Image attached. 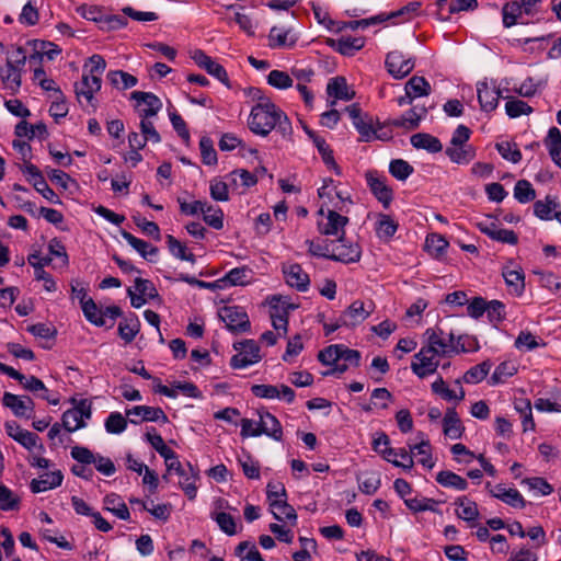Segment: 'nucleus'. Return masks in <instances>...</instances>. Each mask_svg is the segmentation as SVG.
I'll return each instance as SVG.
<instances>
[{"label": "nucleus", "mask_w": 561, "mask_h": 561, "mask_svg": "<svg viewBox=\"0 0 561 561\" xmlns=\"http://www.w3.org/2000/svg\"><path fill=\"white\" fill-rule=\"evenodd\" d=\"M366 182L374 196L383 207H388L393 199V192L387 183V178L376 172H368Z\"/></svg>", "instance_id": "obj_20"}, {"label": "nucleus", "mask_w": 561, "mask_h": 561, "mask_svg": "<svg viewBox=\"0 0 561 561\" xmlns=\"http://www.w3.org/2000/svg\"><path fill=\"white\" fill-rule=\"evenodd\" d=\"M383 459L403 470H411L414 466L410 447L409 450L405 448H387L383 450Z\"/></svg>", "instance_id": "obj_33"}, {"label": "nucleus", "mask_w": 561, "mask_h": 561, "mask_svg": "<svg viewBox=\"0 0 561 561\" xmlns=\"http://www.w3.org/2000/svg\"><path fill=\"white\" fill-rule=\"evenodd\" d=\"M130 99L136 102V108L140 118H152L162 108L160 99L151 92L134 91Z\"/></svg>", "instance_id": "obj_14"}, {"label": "nucleus", "mask_w": 561, "mask_h": 561, "mask_svg": "<svg viewBox=\"0 0 561 561\" xmlns=\"http://www.w3.org/2000/svg\"><path fill=\"white\" fill-rule=\"evenodd\" d=\"M123 239L134 249L136 250L139 255L141 257H144L145 260L149 261V262H154L157 256H158V253H159V250L157 247L150 244L149 242L142 240V239H139L137 237H135L134 234H131L130 232L128 231H125L123 230L121 232Z\"/></svg>", "instance_id": "obj_31"}, {"label": "nucleus", "mask_w": 561, "mask_h": 561, "mask_svg": "<svg viewBox=\"0 0 561 561\" xmlns=\"http://www.w3.org/2000/svg\"><path fill=\"white\" fill-rule=\"evenodd\" d=\"M319 197L325 203V208L333 206V208L343 211V206L346 201H350L348 196H343L342 192L336 191L334 181L332 179H324L322 186L318 190Z\"/></svg>", "instance_id": "obj_22"}, {"label": "nucleus", "mask_w": 561, "mask_h": 561, "mask_svg": "<svg viewBox=\"0 0 561 561\" xmlns=\"http://www.w3.org/2000/svg\"><path fill=\"white\" fill-rule=\"evenodd\" d=\"M71 457L81 463L94 465L95 469L103 476L111 477L116 469L114 462L104 456L93 454L89 448L83 446H75L70 451Z\"/></svg>", "instance_id": "obj_7"}, {"label": "nucleus", "mask_w": 561, "mask_h": 561, "mask_svg": "<svg viewBox=\"0 0 561 561\" xmlns=\"http://www.w3.org/2000/svg\"><path fill=\"white\" fill-rule=\"evenodd\" d=\"M385 66L392 78L403 79L414 69L415 60L413 57L405 55L400 50H392L387 54Z\"/></svg>", "instance_id": "obj_9"}, {"label": "nucleus", "mask_w": 561, "mask_h": 561, "mask_svg": "<svg viewBox=\"0 0 561 561\" xmlns=\"http://www.w3.org/2000/svg\"><path fill=\"white\" fill-rule=\"evenodd\" d=\"M308 135L312 139V142L314 147L318 149V152L321 156L322 161L327 165V168L333 171L336 175H341L342 170L335 162L333 151L327 144L325 139L316 135L313 131H308Z\"/></svg>", "instance_id": "obj_32"}, {"label": "nucleus", "mask_w": 561, "mask_h": 561, "mask_svg": "<svg viewBox=\"0 0 561 561\" xmlns=\"http://www.w3.org/2000/svg\"><path fill=\"white\" fill-rule=\"evenodd\" d=\"M327 92L329 96L343 101H351L355 95L344 77L332 78L327 85Z\"/></svg>", "instance_id": "obj_42"}, {"label": "nucleus", "mask_w": 561, "mask_h": 561, "mask_svg": "<svg viewBox=\"0 0 561 561\" xmlns=\"http://www.w3.org/2000/svg\"><path fill=\"white\" fill-rule=\"evenodd\" d=\"M558 207L559 203L557 198L547 196L543 201H537L534 204V213L542 220H551L554 218V214L558 213Z\"/></svg>", "instance_id": "obj_52"}, {"label": "nucleus", "mask_w": 561, "mask_h": 561, "mask_svg": "<svg viewBox=\"0 0 561 561\" xmlns=\"http://www.w3.org/2000/svg\"><path fill=\"white\" fill-rule=\"evenodd\" d=\"M259 422L261 425V435L280 442L283 439V427L278 419L266 410H257Z\"/></svg>", "instance_id": "obj_24"}, {"label": "nucleus", "mask_w": 561, "mask_h": 561, "mask_svg": "<svg viewBox=\"0 0 561 561\" xmlns=\"http://www.w3.org/2000/svg\"><path fill=\"white\" fill-rule=\"evenodd\" d=\"M318 359L323 365L331 367L329 370L323 373L324 376H341L350 366H359L360 353L356 350H351L343 344H332L318 354Z\"/></svg>", "instance_id": "obj_3"}, {"label": "nucleus", "mask_w": 561, "mask_h": 561, "mask_svg": "<svg viewBox=\"0 0 561 561\" xmlns=\"http://www.w3.org/2000/svg\"><path fill=\"white\" fill-rule=\"evenodd\" d=\"M421 437L420 443L409 445L411 448L412 456H419L417 462L424 468L431 470L435 466V461L432 456V447L428 439L424 438L423 434H419Z\"/></svg>", "instance_id": "obj_38"}, {"label": "nucleus", "mask_w": 561, "mask_h": 561, "mask_svg": "<svg viewBox=\"0 0 561 561\" xmlns=\"http://www.w3.org/2000/svg\"><path fill=\"white\" fill-rule=\"evenodd\" d=\"M283 273L286 283L299 291H306L308 289L310 279L308 274L302 270L299 264H288L283 267Z\"/></svg>", "instance_id": "obj_28"}, {"label": "nucleus", "mask_w": 561, "mask_h": 561, "mask_svg": "<svg viewBox=\"0 0 561 561\" xmlns=\"http://www.w3.org/2000/svg\"><path fill=\"white\" fill-rule=\"evenodd\" d=\"M490 369H491V364L489 362H482L481 364H478V365L471 367L470 369H468L465 373L462 380L466 383H471V385L479 383L488 376Z\"/></svg>", "instance_id": "obj_64"}, {"label": "nucleus", "mask_w": 561, "mask_h": 561, "mask_svg": "<svg viewBox=\"0 0 561 561\" xmlns=\"http://www.w3.org/2000/svg\"><path fill=\"white\" fill-rule=\"evenodd\" d=\"M91 414V404L82 400L75 408L64 412L61 417L62 427L69 433L83 428L85 427V420H89Z\"/></svg>", "instance_id": "obj_11"}, {"label": "nucleus", "mask_w": 561, "mask_h": 561, "mask_svg": "<svg viewBox=\"0 0 561 561\" xmlns=\"http://www.w3.org/2000/svg\"><path fill=\"white\" fill-rule=\"evenodd\" d=\"M64 474L60 470L45 472L37 479H33L30 489L33 493H42L61 485Z\"/></svg>", "instance_id": "obj_30"}, {"label": "nucleus", "mask_w": 561, "mask_h": 561, "mask_svg": "<svg viewBox=\"0 0 561 561\" xmlns=\"http://www.w3.org/2000/svg\"><path fill=\"white\" fill-rule=\"evenodd\" d=\"M477 94L483 111L492 112L497 107L501 92L495 87H490L486 82H479L477 84Z\"/></svg>", "instance_id": "obj_29"}, {"label": "nucleus", "mask_w": 561, "mask_h": 561, "mask_svg": "<svg viewBox=\"0 0 561 561\" xmlns=\"http://www.w3.org/2000/svg\"><path fill=\"white\" fill-rule=\"evenodd\" d=\"M104 508L113 513L119 519L128 520L130 517L127 505L122 497L115 493L107 494L104 497Z\"/></svg>", "instance_id": "obj_50"}, {"label": "nucleus", "mask_w": 561, "mask_h": 561, "mask_svg": "<svg viewBox=\"0 0 561 561\" xmlns=\"http://www.w3.org/2000/svg\"><path fill=\"white\" fill-rule=\"evenodd\" d=\"M248 125L252 133L263 137L273 129L284 137L293 133L291 123L285 112L270 101L260 102L252 107Z\"/></svg>", "instance_id": "obj_2"}, {"label": "nucleus", "mask_w": 561, "mask_h": 561, "mask_svg": "<svg viewBox=\"0 0 561 561\" xmlns=\"http://www.w3.org/2000/svg\"><path fill=\"white\" fill-rule=\"evenodd\" d=\"M456 515L470 524L471 527L476 526V522L479 517L478 505L474 501L467 496H460L455 501Z\"/></svg>", "instance_id": "obj_36"}, {"label": "nucleus", "mask_w": 561, "mask_h": 561, "mask_svg": "<svg viewBox=\"0 0 561 561\" xmlns=\"http://www.w3.org/2000/svg\"><path fill=\"white\" fill-rule=\"evenodd\" d=\"M455 387L456 389H450L447 383L444 381L442 377H438L433 383H432V391L440 397L445 401H455L460 402L465 399L466 392L465 389L461 386V380L456 379L455 380Z\"/></svg>", "instance_id": "obj_26"}, {"label": "nucleus", "mask_w": 561, "mask_h": 561, "mask_svg": "<svg viewBox=\"0 0 561 561\" xmlns=\"http://www.w3.org/2000/svg\"><path fill=\"white\" fill-rule=\"evenodd\" d=\"M353 125L360 135V140L363 141H371L375 139L385 140L389 138V136L385 134H378L377 129L373 125V119L370 117L363 116Z\"/></svg>", "instance_id": "obj_49"}, {"label": "nucleus", "mask_w": 561, "mask_h": 561, "mask_svg": "<svg viewBox=\"0 0 561 561\" xmlns=\"http://www.w3.org/2000/svg\"><path fill=\"white\" fill-rule=\"evenodd\" d=\"M502 275L510 293L522 296L525 290V275L523 268L511 262L503 267Z\"/></svg>", "instance_id": "obj_23"}, {"label": "nucleus", "mask_w": 561, "mask_h": 561, "mask_svg": "<svg viewBox=\"0 0 561 561\" xmlns=\"http://www.w3.org/2000/svg\"><path fill=\"white\" fill-rule=\"evenodd\" d=\"M410 141L415 149H423L430 153H437L443 150L440 140L427 133L414 134L411 136Z\"/></svg>", "instance_id": "obj_41"}, {"label": "nucleus", "mask_w": 561, "mask_h": 561, "mask_svg": "<svg viewBox=\"0 0 561 561\" xmlns=\"http://www.w3.org/2000/svg\"><path fill=\"white\" fill-rule=\"evenodd\" d=\"M404 91L409 92L412 98L417 99L427 96L431 93L432 88L424 77L414 76L405 83Z\"/></svg>", "instance_id": "obj_56"}, {"label": "nucleus", "mask_w": 561, "mask_h": 561, "mask_svg": "<svg viewBox=\"0 0 561 561\" xmlns=\"http://www.w3.org/2000/svg\"><path fill=\"white\" fill-rule=\"evenodd\" d=\"M165 240H167V245H168L169 252L171 253L172 256H174L175 259H179L181 261L195 263V261H196L195 255L191 251H188L187 247L183 242L178 240L172 234H168L165 237Z\"/></svg>", "instance_id": "obj_51"}, {"label": "nucleus", "mask_w": 561, "mask_h": 561, "mask_svg": "<svg viewBox=\"0 0 561 561\" xmlns=\"http://www.w3.org/2000/svg\"><path fill=\"white\" fill-rule=\"evenodd\" d=\"M213 520H215L222 533L228 536L237 534V524L234 518L225 512L214 511L210 514Z\"/></svg>", "instance_id": "obj_61"}, {"label": "nucleus", "mask_w": 561, "mask_h": 561, "mask_svg": "<svg viewBox=\"0 0 561 561\" xmlns=\"http://www.w3.org/2000/svg\"><path fill=\"white\" fill-rule=\"evenodd\" d=\"M446 350L449 357L461 353H473L479 351L480 345L476 336L469 334L455 335L453 332H444Z\"/></svg>", "instance_id": "obj_13"}, {"label": "nucleus", "mask_w": 561, "mask_h": 561, "mask_svg": "<svg viewBox=\"0 0 561 561\" xmlns=\"http://www.w3.org/2000/svg\"><path fill=\"white\" fill-rule=\"evenodd\" d=\"M218 316L231 332H245L250 329L249 317L242 307L225 306L219 309Z\"/></svg>", "instance_id": "obj_12"}, {"label": "nucleus", "mask_w": 561, "mask_h": 561, "mask_svg": "<svg viewBox=\"0 0 561 561\" xmlns=\"http://www.w3.org/2000/svg\"><path fill=\"white\" fill-rule=\"evenodd\" d=\"M21 507V496L18 492L11 490L0 482V511L15 512Z\"/></svg>", "instance_id": "obj_48"}, {"label": "nucleus", "mask_w": 561, "mask_h": 561, "mask_svg": "<svg viewBox=\"0 0 561 561\" xmlns=\"http://www.w3.org/2000/svg\"><path fill=\"white\" fill-rule=\"evenodd\" d=\"M204 221L211 228L220 230L224 228V211L209 203L202 213Z\"/></svg>", "instance_id": "obj_60"}, {"label": "nucleus", "mask_w": 561, "mask_h": 561, "mask_svg": "<svg viewBox=\"0 0 561 561\" xmlns=\"http://www.w3.org/2000/svg\"><path fill=\"white\" fill-rule=\"evenodd\" d=\"M251 391L256 398L270 400L278 399L287 403H293L296 397L295 391L286 385H254Z\"/></svg>", "instance_id": "obj_18"}, {"label": "nucleus", "mask_w": 561, "mask_h": 561, "mask_svg": "<svg viewBox=\"0 0 561 561\" xmlns=\"http://www.w3.org/2000/svg\"><path fill=\"white\" fill-rule=\"evenodd\" d=\"M190 56L199 68L204 69L208 75L213 76L225 85H229V78L226 69L205 51L202 49H194L191 51Z\"/></svg>", "instance_id": "obj_15"}, {"label": "nucleus", "mask_w": 561, "mask_h": 561, "mask_svg": "<svg viewBox=\"0 0 561 561\" xmlns=\"http://www.w3.org/2000/svg\"><path fill=\"white\" fill-rule=\"evenodd\" d=\"M444 435L450 439H459L465 431L455 408H448L443 417Z\"/></svg>", "instance_id": "obj_34"}, {"label": "nucleus", "mask_w": 561, "mask_h": 561, "mask_svg": "<svg viewBox=\"0 0 561 561\" xmlns=\"http://www.w3.org/2000/svg\"><path fill=\"white\" fill-rule=\"evenodd\" d=\"M102 84V79L89 76L87 72H83L82 79L80 82L76 83L75 90L77 98L81 100L82 98L87 101L88 104L94 106V94L100 91Z\"/></svg>", "instance_id": "obj_25"}, {"label": "nucleus", "mask_w": 561, "mask_h": 561, "mask_svg": "<svg viewBox=\"0 0 561 561\" xmlns=\"http://www.w3.org/2000/svg\"><path fill=\"white\" fill-rule=\"evenodd\" d=\"M252 270L248 266L234 267L230 270L222 282L231 286H245L251 282Z\"/></svg>", "instance_id": "obj_53"}, {"label": "nucleus", "mask_w": 561, "mask_h": 561, "mask_svg": "<svg viewBox=\"0 0 561 561\" xmlns=\"http://www.w3.org/2000/svg\"><path fill=\"white\" fill-rule=\"evenodd\" d=\"M446 156L451 162L457 164H468L476 157V150L471 145H451L445 150Z\"/></svg>", "instance_id": "obj_39"}, {"label": "nucleus", "mask_w": 561, "mask_h": 561, "mask_svg": "<svg viewBox=\"0 0 561 561\" xmlns=\"http://www.w3.org/2000/svg\"><path fill=\"white\" fill-rule=\"evenodd\" d=\"M271 320L274 330L277 332V335L285 336L287 334L288 327V312L282 307L279 308L277 305L271 306Z\"/></svg>", "instance_id": "obj_57"}, {"label": "nucleus", "mask_w": 561, "mask_h": 561, "mask_svg": "<svg viewBox=\"0 0 561 561\" xmlns=\"http://www.w3.org/2000/svg\"><path fill=\"white\" fill-rule=\"evenodd\" d=\"M127 296L130 299L131 307L139 309L149 300L157 298L159 295L151 280L136 277L134 286L127 288Z\"/></svg>", "instance_id": "obj_10"}, {"label": "nucleus", "mask_w": 561, "mask_h": 561, "mask_svg": "<svg viewBox=\"0 0 561 561\" xmlns=\"http://www.w3.org/2000/svg\"><path fill=\"white\" fill-rule=\"evenodd\" d=\"M26 53L24 48L16 47L7 58L5 64L0 68V80L2 87L10 94L19 93L22 84V73L26 65Z\"/></svg>", "instance_id": "obj_4"}, {"label": "nucleus", "mask_w": 561, "mask_h": 561, "mask_svg": "<svg viewBox=\"0 0 561 561\" xmlns=\"http://www.w3.org/2000/svg\"><path fill=\"white\" fill-rule=\"evenodd\" d=\"M436 481L442 486L456 491H465L469 485L465 478L450 470H442L437 472Z\"/></svg>", "instance_id": "obj_44"}, {"label": "nucleus", "mask_w": 561, "mask_h": 561, "mask_svg": "<svg viewBox=\"0 0 561 561\" xmlns=\"http://www.w3.org/2000/svg\"><path fill=\"white\" fill-rule=\"evenodd\" d=\"M270 510L274 518L279 522L290 520L294 525L297 522V514L294 507L287 503L286 499L278 502H272Z\"/></svg>", "instance_id": "obj_55"}, {"label": "nucleus", "mask_w": 561, "mask_h": 561, "mask_svg": "<svg viewBox=\"0 0 561 561\" xmlns=\"http://www.w3.org/2000/svg\"><path fill=\"white\" fill-rule=\"evenodd\" d=\"M2 404L10 409L18 417L31 419L34 413V401L27 396H18L11 392H4Z\"/></svg>", "instance_id": "obj_19"}, {"label": "nucleus", "mask_w": 561, "mask_h": 561, "mask_svg": "<svg viewBox=\"0 0 561 561\" xmlns=\"http://www.w3.org/2000/svg\"><path fill=\"white\" fill-rule=\"evenodd\" d=\"M140 330V321L135 313H129L123 318L118 324V334L125 343L134 341Z\"/></svg>", "instance_id": "obj_43"}, {"label": "nucleus", "mask_w": 561, "mask_h": 561, "mask_svg": "<svg viewBox=\"0 0 561 561\" xmlns=\"http://www.w3.org/2000/svg\"><path fill=\"white\" fill-rule=\"evenodd\" d=\"M107 79L113 87L119 90L134 88L138 83V79L135 76L123 70L110 71L107 73Z\"/></svg>", "instance_id": "obj_54"}, {"label": "nucleus", "mask_w": 561, "mask_h": 561, "mask_svg": "<svg viewBox=\"0 0 561 561\" xmlns=\"http://www.w3.org/2000/svg\"><path fill=\"white\" fill-rule=\"evenodd\" d=\"M424 339L422 347L411 363V370L421 379L435 374L439 366L443 369L450 366V362L440 364L442 359L449 358L444 331L439 328H428L424 332Z\"/></svg>", "instance_id": "obj_1"}, {"label": "nucleus", "mask_w": 561, "mask_h": 561, "mask_svg": "<svg viewBox=\"0 0 561 561\" xmlns=\"http://www.w3.org/2000/svg\"><path fill=\"white\" fill-rule=\"evenodd\" d=\"M362 251L357 243L345 240L342 236L332 244L330 259L343 263H355L360 260Z\"/></svg>", "instance_id": "obj_17"}, {"label": "nucleus", "mask_w": 561, "mask_h": 561, "mask_svg": "<svg viewBox=\"0 0 561 561\" xmlns=\"http://www.w3.org/2000/svg\"><path fill=\"white\" fill-rule=\"evenodd\" d=\"M228 178L232 190H239L240 187L243 188L240 193H243L247 188H250L257 183L256 176L244 169H238L230 172Z\"/></svg>", "instance_id": "obj_47"}, {"label": "nucleus", "mask_w": 561, "mask_h": 561, "mask_svg": "<svg viewBox=\"0 0 561 561\" xmlns=\"http://www.w3.org/2000/svg\"><path fill=\"white\" fill-rule=\"evenodd\" d=\"M490 492L493 497L514 508H524L526 506V501L517 489L507 488L505 484L499 483Z\"/></svg>", "instance_id": "obj_27"}, {"label": "nucleus", "mask_w": 561, "mask_h": 561, "mask_svg": "<svg viewBox=\"0 0 561 561\" xmlns=\"http://www.w3.org/2000/svg\"><path fill=\"white\" fill-rule=\"evenodd\" d=\"M325 203L321 205L318 215V229L325 236H343L344 228L348 224V218L340 214L335 208H325Z\"/></svg>", "instance_id": "obj_5"}, {"label": "nucleus", "mask_w": 561, "mask_h": 561, "mask_svg": "<svg viewBox=\"0 0 561 561\" xmlns=\"http://www.w3.org/2000/svg\"><path fill=\"white\" fill-rule=\"evenodd\" d=\"M233 347L238 352L230 359V365L234 369L247 368L259 363L262 358L260 346L253 340L234 343Z\"/></svg>", "instance_id": "obj_6"}, {"label": "nucleus", "mask_w": 561, "mask_h": 561, "mask_svg": "<svg viewBox=\"0 0 561 561\" xmlns=\"http://www.w3.org/2000/svg\"><path fill=\"white\" fill-rule=\"evenodd\" d=\"M81 309L85 319L96 327L106 325V318H108L111 321H115L118 317L122 316V310L118 306H108L105 309H101L92 298H89L88 301H84V305L81 306Z\"/></svg>", "instance_id": "obj_8"}, {"label": "nucleus", "mask_w": 561, "mask_h": 561, "mask_svg": "<svg viewBox=\"0 0 561 561\" xmlns=\"http://www.w3.org/2000/svg\"><path fill=\"white\" fill-rule=\"evenodd\" d=\"M5 433L13 440L19 443L28 451H33L34 449L44 450V446L39 443V437L27 431L22 428L16 422L11 421L4 424Z\"/></svg>", "instance_id": "obj_16"}, {"label": "nucleus", "mask_w": 561, "mask_h": 561, "mask_svg": "<svg viewBox=\"0 0 561 561\" xmlns=\"http://www.w3.org/2000/svg\"><path fill=\"white\" fill-rule=\"evenodd\" d=\"M234 554L240 561H264L256 546L250 541L240 542L234 549Z\"/></svg>", "instance_id": "obj_62"}, {"label": "nucleus", "mask_w": 561, "mask_h": 561, "mask_svg": "<svg viewBox=\"0 0 561 561\" xmlns=\"http://www.w3.org/2000/svg\"><path fill=\"white\" fill-rule=\"evenodd\" d=\"M547 77H528L513 91L523 98H533L547 85Z\"/></svg>", "instance_id": "obj_40"}, {"label": "nucleus", "mask_w": 561, "mask_h": 561, "mask_svg": "<svg viewBox=\"0 0 561 561\" xmlns=\"http://www.w3.org/2000/svg\"><path fill=\"white\" fill-rule=\"evenodd\" d=\"M126 415L136 417L130 419L133 424H139L140 422H158L164 424L169 421L167 414L161 408L148 405H136L127 409Z\"/></svg>", "instance_id": "obj_21"}, {"label": "nucleus", "mask_w": 561, "mask_h": 561, "mask_svg": "<svg viewBox=\"0 0 561 561\" xmlns=\"http://www.w3.org/2000/svg\"><path fill=\"white\" fill-rule=\"evenodd\" d=\"M179 485L190 500H195L197 495L196 481L198 480V471L187 463L186 468L182 469L179 473Z\"/></svg>", "instance_id": "obj_35"}, {"label": "nucleus", "mask_w": 561, "mask_h": 561, "mask_svg": "<svg viewBox=\"0 0 561 561\" xmlns=\"http://www.w3.org/2000/svg\"><path fill=\"white\" fill-rule=\"evenodd\" d=\"M365 45L364 37L341 36L336 43V50L345 56H352Z\"/></svg>", "instance_id": "obj_58"}, {"label": "nucleus", "mask_w": 561, "mask_h": 561, "mask_svg": "<svg viewBox=\"0 0 561 561\" xmlns=\"http://www.w3.org/2000/svg\"><path fill=\"white\" fill-rule=\"evenodd\" d=\"M371 313L370 309H366V306L360 300H355L351 304L347 310L344 312V323L350 325H356L366 320Z\"/></svg>", "instance_id": "obj_45"}, {"label": "nucleus", "mask_w": 561, "mask_h": 561, "mask_svg": "<svg viewBox=\"0 0 561 561\" xmlns=\"http://www.w3.org/2000/svg\"><path fill=\"white\" fill-rule=\"evenodd\" d=\"M427 110L420 107V114H415V110H409L398 118L392 119L391 125L399 128L415 129L421 121L426 116Z\"/></svg>", "instance_id": "obj_46"}, {"label": "nucleus", "mask_w": 561, "mask_h": 561, "mask_svg": "<svg viewBox=\"0 0 561 561\" xmlns=\"http://www.w3.org/2000/svg\"><path fill=\"white\" fill-rule=\"evenodd\" d=\"M404 504L413 513L433 512L442 515L440 502L421 494L407 499Z\"/></svg>", "instance_id": "obj_37"}, {"label": "nucleus", "mask_w": 561, "mask_h": 561, "mask_svg": "<svg viewBox=\"0 0 561 561\" xmlns=\"http://www.w3.org/2000/svg\"><path fill=\"white\" fill-rule=\"evenodd\" d=\"M505 113L510 118H517L522 115H529L533 113V107L525 101L516 98H508L505 103Z\"/></svg>", "instance_id": "obj_63"}, {"label": "nucleus", "mask_w": 561, "mask_h": 561, "mask_svg": "<svg viewBox=\"0 0 561 561\" xmlns=\"http://www.w3.org/2000/svg\"><path fill=\"white\" fill-rule=\"evenodd\" d=\"M270 47H290L295 44V39L293 38L290 31L273 27L268 34Z\"/></svg>", "instance_id": "obj_59"}]
</instances>
